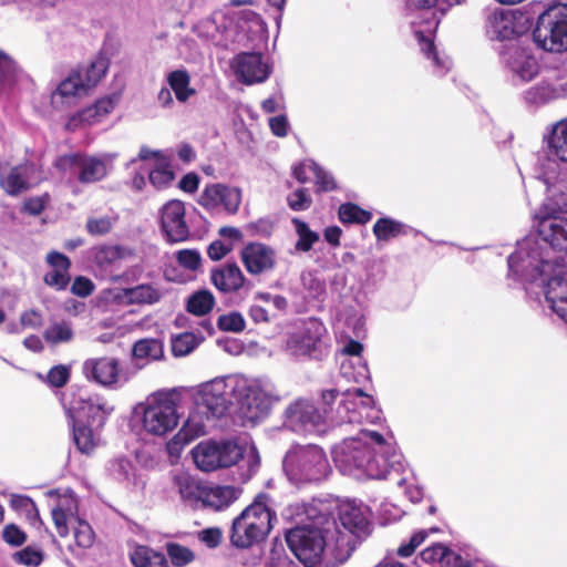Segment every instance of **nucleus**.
<instances>
[{"label":"nucleus","instance_id":"nucleus-1","mask_svg":"<svg viewBox=\"0 0 567 567\" xmlns=\"http://www.w3.org/2000/svg\"><path fill=\"white\" fill-rule=\"evenodd\" d=\"M278 394L267 379L230 374L199 384L195 392V410L192 411L175 439L188 443L206 434V422L223 417L233 403L238 404L245 419L256 423L266 417Z\"/></svg>","mask_w":567,"mask_h":567},{"label":"nucleus","instance_id":"nucleus-19","mask_svg":"<svg viewBox=\"0 0 567 567\" xmlns=\"http://www.w3.org/2000/svg\"><path fill=\"white\" fill-rule=\"evenodd\" d=\"M104 299L120 305H154L161 301L164 290L155 284H141L132 288L105 290Z\"/></svg>","mask_w":567,"mask_h":567},{"label":"nucleus","instance_id":"nucleus-47","mask_svg":"<svg viewBox=\"0 0 567 567\" xmlns=\"http://www.w3.org/2000/svg\"><path fill=\"white\" fill-rule=\"evenodd\" d=\"M165 547L167 556L175 567H184L195 558L194 553L189 548L179 544L167 543Z\"/></svg>","mask_w":567,"mask_h":567},{"label":"nucleus","instance_id":"nucleus-39","mask_svg":"<svg viewBox=\"0 0 567 567\" xmlns=\"http://www.w3.org/2000/svg\"><path fill=\"white\" fill-rule=\"evenodd\" d=\"M291 223L298 236L295 249L302 252L309 251L320 240L319 234L311 230L308 224L299 218H292Z\"/></svg>","mask_w":567,"mask_h":567},{"label":"nucleus","instance_id":"nucleus-51","mask_svg":"<svg viewBox=\"0 0 567 567\" xmlns=\"http://www.w3.org/2000/svg\"><path fill=\"white\" fill-rule=\"evenodd\" d=\"M265 567H299L287 554L282 544L274 545Z\"/></svg>","mask_w":567,"mask_h":567},{"label":"nucleus","instance_id":"nucleus-42","mask_svg":"<svg viewBox=\"0 0 567 567\" xmlns=\"http://www.w3.org/2000/svg\"><path fill=\"white\" fill-rule=\"evenodd\" d=\"M51 105L55 111H68L71 106V75L65 76L51 93Z\"/></svg>","mask_w":567,"mask_h":567},{"label":"nucleus","instance_id":"nucleus-20","mask_svg":"<svg viewBox=\"0 0 567 567\" xmlns=\"http://www.w3.org/2000/svg\"><path fill=\"white\" fill-rule=\"evenodd\" d=\"M185 215V205L181 200H169L162 207L161 226L168 241L181 243L188 238L189 227Z\"/></svg>","mask_w":567,"mask_h":567},{"label":"nucleus","instance_id":"nucleus-24","mask_svg":"<svg viewBox=\"0 0 567 567\" xmlns=\"http://www.w3.org/2000/svg\"><path fill=\"white\" fill-rule=\"evenodd\" d=\"M114 154L102 157H80L73 155V165L79 167V179L83 183H94L104 178L114 161Z\"/></svg>","mask_w":567,"mask_h":567},{"label":"nucleus","instance_id":"nucleus-61","mask_svg":"<svg viewBox=\"0 0 567 567\" xmlns=\"http://www.w3.org/2000/svg\"><path fill=\"white\" fill-rule=\"evenodd\" d=\"M303 287L313 298H320L326 293V285L316 278L311 272L303 274L301 277Z\"/></svg>","mask_w":567,"mask_h":567},{"label":"nucleus","instance_id":"nucleus-40","mask_svg":"<svg viewBox=\"0 0 567 567\" xmlns=\"http://www.w3.org/2000/svg\"><path fill=\"white\" fill-rule=\"evenodd\" d=\"M146 173L148 174L150 183L157 189L167 187L174 179V174L168 167L167 159L158 162L153 167H146Z\"/></svg>","mask_w":567,"mask_h":567},{"label":"nucleus","instance_id":"nucleus-35","mask_svg":"<svg viewBox=\"0 0 567 567\" xmlns=\"http://www.w3.org/2000/svg\"><path fill=\"white\" fill-rule=\"evenodd\" d=\"M132 354L141 365L161 360L164 357V347L158 339H141L133 346Z\"/></svg>","mask_w":567,"mask_h":567},{"label":"nucleus","instance_id":"nucleus-55","mask_svg":"<svg viewBox=\"0 0 567 567\" xmlns=\"http://www.w3.org/2000/svg\"><path fill=\"white\" fill-rule=\"evenodd\" d=\"M13 559L21 565L37 567L42 563L43 556L40 550L32 547H25L22 550L14 553Z\"/></svg>","mask_w":567,"mask_h":567},{"label":"nucleus","instance_id":"nucleus-45","mask_svg":"<svg viewBox=\"0 0 567 567\" xmlns=\"http://www.w3.org/2000/svg\"><path fill=\"white\" fill-rule=\"evenodd\" d=\"M403 225L390 218H380L373 226V234L379 240H390L402 233Z\"/></svg>","mask_w":567,"mask_h":567},{"label":"nucleus","instance_id":"nucleus-15","mask_svg":"<svg viewBox=\"0 0 567 567\" xmlns=\"http://www.w3.org/2000/svg\"><path fill=\"white\" fill-rule=\"evenodd\" d=\"M548 214L538 221V234L554 249L567 252V218L560 216L566 210V204L556 208L546 206Z\"/></svg>","mask_w":567,"mask_h":567},{"label":"nucleus","instance_id":"nucleus-38","mask_svg":"<svg viewBox=\"0 0 567 567\" xmlns=\"http://www.w3.org/2000/svg\"><path fill=\"white\" fill-rule=\"evenodd\" d=\"M215 303L214 295L207 289H202L188 297L186 310L194 316L204 317L214 309Z\"/></svg>","mask_w":567,"mask_h":567},{"label":"nucleus","instance_id":"nucleus-7","mask_svg":"<svg viewBox=\"0 0 567 567\" xmlns=\"http://www.w3.org/2000/svg\"><path fill=\"white\" fill-rule=\"evenodd\" d=\"M267 501V496H259L233 520L229 534L233 546L245 549L266 538L274 517Z\"/></svg>","mask_w":567,"mask_h":567},{"label":"nucleus","instance_id":"nucleus-13","mask_svg":"<svg viewBox=\"0 0 567 567\" xmlns=\"http://www.w3.org/2000/svg\"><path fill=\"white\" fill-rule=\"evenodd\" d=\"M328 424V409L320 411L306 399L293 401L286 409L285 426L299 433H323Z\"/></svg>","mask_w":567,"mask_h":567},{"label":"nucleus","instance_id":"nucleus-50","mask_svg":"<svg viewBox=\"0 0 567 567\" xmlns=\"http://www.w3.org/2000/svg\"><path fill=\"white\" fill-rule=\"evenodd\" d=\"M73 537L78 546L83 548L91 547L95 540V534L91 525L80 518L73 520Z\"/></svg>","mask_w":567,"mask_h":567},{"label":"nucleus","instance_id":"nucleus-5","mask_svg":"<svg viewBox=\"0 0 567 567\" xmlns=\"http://www.w3.org/2000/svg\"><path fill=\"white\" fill-rule=\"evenodd\" d=\"M192 456L196 466L203 472L230 467L244 457L248 460L249 474L255 473L259 466L256 446L233 440L202 441L192 450Z\"/></svg>","mask_w":567,"mask_h":567},{"label":"nucleus","instance_id":"nucleus-56","mask_svg":"<svg viewBox=\"0 0 567 567\" xmlns=\"http://www.w3.org/2000/svg\"><path fill=\"white\" fill-rule=\"evenodd\" d=\"M176 259L182 267L188 270L194 271L200 267V254L195 249H183L177 251Z\"/></svg>","mask_w":567,"mask_h":567},{"label":"nucleus","instance_id":"nucleus-12","mask_svg":"<svg viewBox=\"0 0 567 567\" xmlns=\"http://www.w3.org/2000/svg\"><path fill=\"white\" fill-rule=\"evenodd\" d=\"M373 400L362 390H348L334 413L328 410V423L342 425L346 423L361 424L363 421L374 422L380 419V412L372 408Z\"/></svg>","mask_w":567,"mask_h":567},{"label":"nucleus","instance_id":"nucleus-59","mask_svg":"<svg viewBox=\"0 0 567 567\" xmlns=\"http://www.w3.org/2000/svg\"><path fill=\"white\" fill-rule=\"evenodd\" d=\"M287 200L289 207L296 212L308 209L312 203L311 197L307 194L306 189L303 188H299L291 193L288 196Z\"/></svg>","mask_w":567,"mask_h":567},{"label":"nucleus","instance_id":"nucleus-27","mask_svg":"<svg viewBox=\"0 0 567 567\" xmlns=\"http://www.w3.org/2000/svg\"><path fill=\"white\" fill-rule=\"evenodd\" d=\"M118 94H111L101 97L94 104L83 109L73 115V123L79 122L85 125H93L103 121L117 105Z\"/></svg>","mask_w":567,"mask_h":567},{"label":"nucleus","instance_id":"nucleus-58","mask_svg":"<svg viewBox=\"0 0 567 567\" xmlns=\"http://www.w3.org/2000/svg\"><path fill=\"white\" fill-rule=\"evenodd\" d=\"M44 338L51 343L68 341L71 338V330L64 323H54L45 330Z\"/></svg>","mask_w":567,"mask_h":567},{"label":"nucleus","instance_id":"nucleus-46","mask_svg":"<svg viewBox=\"0 0 567 567\" xmlns=\"http://www.w3.org/2000/svg\"><path fill=\"white\" fill-rule=\"evenodd\" d=\"M371 213L363 210L354 204H343L339 208V218L342 223L351 224H365L371 219Z\"/></svg>","mask_w":567,"mask_h":567},{"label":"nucleus","instance_id":"nucleus-22","mask_svg":"<svg viewBox=\"0 0 567 567\" xmlns=\"http://www.w3.org/2000/svg\"><path fill=\"white\" fill-rule=\"evenodd\" d=\"M241 261L250 275H260L274 269L276 251L261 243H249L240 252Z\"/></svg>","mask_w":567,"mask_h":567},{"label":"nucleus","instance_id":"nucleus-14","mask_svg":"<svg viewBox=\"0 0 567 567\" xmlns=\"http://www.w3.org/2000/svg\"><path fill=\"white\" fill-rule=\"evenodd\" d=\"M243 193L236 186L223 183L207 184L202 190L198 204L210 213H227L235 215L239 210Z\"/></svg>","mask_w":567,"mask_h":567},{"label":"nucleus","instance_id":"nucleus-10","mask_svg":"<svg viewBox=\"0 0 567 567\" xmlns=\"http://www.w3.org/2000/svg\"><path fill=\"white\" fill-rule=\"evenodd\" d=\"M534 41L545 51H567V3H557L539 14Z\"/></svg>","mask_w":567,"mask_h":567},{"label":"nucleus","instance_id":"nucleus-25","mask_svg":"<svg viewBox=\"0 0 567 567\" xmlns=\"http://www.w3.org/2000/svg\"><path fill=\"white\" fill-rule=\"evenodd\" d=\"M210 280L214 287L223 293L238 291L245 284L246 278L236 264L221 265L210 272Z\"/></svg>","mask_w":567,"mask_h":567},{"label":"nucleus","instance_id":"nucleus-43","mask_svg":"<svg viewBox=\"0 0 567 567\" xmlns=\"http://www.w3.org/2000/svg\"><path fill=\"white\" fill-rule=\"evenodd\" d=\"M203 337H197L193 332H184L172 339V352L175 357H185L189 354L202 342Z\"/></svg>","mask_w":567,"mask_h":567},{"label":"nucleus","instance_id":"nucleus-3","mask_svg":"<svg viewBox=\"0 0 567 567\" xmlns=\"http://www.w3.org/2000/svg\"><path fill=\"white\" fill-rule=\"evenodd\" d=\"M332 456L341 473L357 478H385L402 468V455L395 447L378 432L365 429L337 444Z\"/></svg>","mask_w":567,"mask_h":567},{"label":"nucleus","instance_id":"nucleus-60","mask_svg":"<svg viewBox=\"0 0 567 567\" xmlns=\"http://www.w3.org/2000/svg\"><path fill=\"white\" fill-rule=\"evenodd\" d=\"M151 548L138 545L130 553V559L134 567H152Z\"/></svg>","mask_w":567,"mask_h":567},{"label":"nucleus","instance_id":"nucleus-41","mask_svg":"<svg viewBox=\"0 0 567 567\" xmlns=\"http://www.w3.org/2000/svg\"><path fill=\"white\" fill-rule=\"evenodd\" d=\"M111 473L117 481L127 486H137L138 480L132 462L127 458H117L111 465Z\"/></svg>","mask_w":567,"mask_h":567},{"label":"nucleus","instance_id":"nucleus-8","mask_svg":"<svg viewBox=\"0 0 567 567\" xmlns=\"http://www.w3.org/2000/svg\"><path fill=\"white\" fill-rule=\"evenodd\" d=\"M104 400L99 395L80 396L73 406V442L82 454H91L99 439L92 425H102L111 412Z\"/></svg>","mask_w":567,"mask_h":567},{"label":"nucleus","instance_id":"nucleus-36","mask_svg":"<svg viewBox=\"0 0 567 567\" xmlns=\"http://www.w3.org/2000/svg\"><path fill=\"white\" fill-rule=\"evenodd\" d=\"M167 83L181 103L187 102L196 94V90L190 86V76L186 70H175L168 73Z\"/></svg>","mask_w":567,"mask_h":567},{"label":"nucleus","instance_id":"nucleus-34","mask_svg":"<svg viewBox=\"0 0 567 567\" xmlns=\"http://www.w3.org/2000/svg\"><path fill=\"white\" fill-rule=\"evenodd\" d=\"M486 33L493 40L505 41L514 34L513 20L503 11L492 12L486 21Z\"/></svg>","mask_w":567,"mask_h":567},{"label":"nucleus","instance_id":"nucleus-53","mask_svg":"<svg viewBox=\"0 0 567 567\" xmlns=\"http://www.w3.org/2000/svg\"><path fill=\"white\" fill-rule=\"evenodd\" d=\"M220 330L240 332L245 329L244 317L239 312H230L218 318L217 322Z\"/></svg>","mask_w":567,"mask_h":567},{"label":"nucleus","instance_id":"nucleus-52","mask_svg":"<svg viewBox=\"0 0 567 567\" xmlns=\"http://www.w3.org/2000/svg\"><path fill=\"white\" fill-rule=\"evenodd\" d=\"M10 505L13 509L24 513L30 520L39 519V512L34 502L22 495H12Z\"/></svg>","mask_w":567,"mask_h":567},{"label":"nucleus","instance_id":"nucleus-9","mask_svg":"<svg viewBox=\"0 0 567 567\" xmlns=\"http://www.w3.org/2000/svg\"><path fill=\"white\" fill-rule=\"evenodd\" d=\"M178 393L176 390L157 391L151 394L143 408V429L152 435L163 436L178 424Z\"/></svg>","mask_w":567,"mask_h":567},{"label":"nucleus","instance_id":"nucleus-28","mask_svg":"<svg viewBox=\"0 0 567 567\" xmlns=\"http://www.w3.org/2000/svg\"><path fill=\"white\" fill-rule=\"evenodd\" d=\"M439 25V19L435 18V21L431 22L429 28L425 29H414V34L419 41L421 50L426 54L429 59H432L437 74H444L451 65L450 59L447 56H440L435 51L433 45L432 37Z\"/></svg>","mask_w":567,"mask_h":567},{"label":"nucleus","instance_id":"nucleus-21","mask_svg":"<svg viewBox=\"0 0 567 567\" xmlns=\"http://www.w3.org/2000/svg\"><path fill=\"white\" fill-rule=\"evenodd\" d=\"M82 372L87 380L103 386H114L127 380L123 377L118 361L114 358L89 359L83 363Z\"/></svg>","mask_w":567,"mask_h":567},{"label":"nucleus","instance_id":"nucleus-63","mask_svg":"<svg viewBox=\"0 0 567 567\" xmlns=\"http://www.w3.org/2000/svg\"><path fill=\"white\" fill-rule=\"evenodd\" d=\"M425 537H426L425 530H419V532L414 533L411 536L409 543L402 544L398 548V555L401 557L411 556L414 553V550L424 542Z\"/></svg>","mask_w":567,"mask_h":567},{"label":"nucleus","instance_id":"nucleus-17","mask_svg":"<svg viewBox=\"0 0 567 567\" xmlns=\"http://www.w3.org/2000/svg\"><path fill=\"white\" fill-rule=\"evenodd\" d=\"M40 181L41 173L33 163L19 164L8 172L0 163V186L9 195L16 196L39 184Z\"/></svg>","mask_w":567,"mask_h":567},{"label":"nucleus","instance_id":"nucleus-30","mask_svg":"<svg viewBox=\"0 0 567 567\" xmlns=\"http://www.w3.org/2000/svg\"><path fill=\"white\" fill-rule=\"evenodd\" d=\"M421 559L430 564L439 563L441 567H470L467 560L442 544L424 549L421 553Z\"/></svg>","mask_w":567,"mask_h":567},{"label":"nucleus","instance_id":"nucleus-64","mask_svg":"<svg viewBox=\"0 0 567 567\" xmlns=\"http://www.w3.org/2000/svg\"><path fill=\"white\" fill-rule=\"evenodd\" d=\"M539 178H542L546 185H549L557 176L558 164L554 159L547 158L539 163Z\"/></svg>","mask_w":567,"mask_h":567},{"label":"nucleus","instance_id":"nucleus-54","mask_svg":"<svg viewBox=\"0 0 567 567\" xmlns=\"http://www.w3.org/2000/svg\"><path fill=\"white\" fill-rule=\"evenodd\" d=\"M539 99L543 102H549L567 96V82L559 84H545L537 89Z\"/></svg>","mask_w":567,"mask_h":567},{"label":"nucleus","instance_id":"nucleus-29","mask_svg":"<svg viewBox=\"0 0 567 567\" xmlns=\"http://www.w3.org/2000/svg\"><path fill=\"white\" fill-rule=\"evenodd\" d=\"M47 261L51 269L44 275V282L56 290H64L70 281L69 258L63 254L52 251L48 255Z\"/></svg>","mask_w":567,"mask_h":567},{"label":"nucleus","instance_id":"nucleus-18","mask_svg":"<svg viewBox=\"0 0 567 567\" xmlns=\"http://www.w3.org/2000/svg\"><path fill=\"white\" fill-rule=\"evenodd\" d=\"M231 69L237 79L246 85L265 82L271 72L262 55L255 52H243L236 55L231 61Z\"/></svg>","mask_w":567,"mask_h":567},{"label":"nucleus","instance_id":"nucleus-6","mask_svg":"<svg viewBox=\"0 0 567 567\" xmlns=\"http://www.w3.org/2000/svg\"><path fill=\"white\" fill-rule=\"evenodd\" d=\"M282 468L295 485L319 483L331 472L326 452L316 444L291 446L284 457Z\"/></svg>","mask_w":567,"mask_h":567},{"label":"nucleus","instance_id":"nucleus-2","mask_svg":"<svg viewBox=\"0 0 567 567\" xmlns=\"http://www.w3.org/2000/svg\"><path fill=\"white\" fill-rule=\"evenodd\" d=\"M371 534L369 511L363 505L346 503L338 519H326L321 526H297L286 535L287 544L306 567L324 563L329 567L344 564Z\"/></svg>","mask_w":567,"mask_h":567},{"label":"nucleus","instance_id":"nucleus-32","mask_svg":"<svg viewBox=\"0 0 567 567\" xmlns=\"http://www.w3.org/2000/svg\"><path fill=\"white\" fill-rule=\"evenodd\" d=\"M362 344L358 341L350 340L343 348V353L349 354L351 357H355L359 368L355 372H351V369L354 365L353 359H347L341 363V373L342 375L349 380L360 383L362 380L368 378V368L365 363H361L360 353L362 351Z\"/></svg>","mask_w":567,"mask_h":567},{"label":"nucleus","instance_id":"nucleus-62","mask_svg":"<svg viewBox=\"0 0 567 567\" xmlns=\"http://www.w3.org/2000/svg\"><path fill=\"white\" fill-rule=\"evenodd\" d=\"M2 537L6 543L14 547L21 546L27 540L25 533L14 524L4 527Z\"/></svg>","mask_w":567,"mask_h":567},{"label":"nucleus","instance_id":"nucleus-48","mask_svg":"<svg viewBox=\"0 0 567 567\" xmlns=\"http://www.w3.org/2000/svg\"><path fill=\"white\" fill-rule=\"evenodd\" d=\"M115 221L116 217L111 215L91 216L86 221V230L93 236H103L112 230Z\"/></svg>","mask_w":567,"mask_h":567},{"label":"nucleus","instance_id":"nucleus-33","mask_svg":"<svg viewBox=\"0 0 567 567\" xmlns=\"http://www.w3.org/2000/svg\"><path fill=\"white\" fill-rule=\"evenodd\" d=\"M70 373L65 365L59 364L52 367L45 374V384L54 391L55 396L59 399L69 424H71V405L65 402L64 393L60 390L66 384Z\"/></svg>","mask_w":567,"mask_h":567},{"label":"nucleus","instance_id":"nucleus-26","mask_svg":"<svg viewBox=\"0 0 567 567\" xmlns=\"http://www.w3.org/2000/svg\"><path fill=\"white\" fill-rule=\"evenodd\" d=\"M240 495V489L229 485L204 486L200 503L204 507L221 511L230 506Z\"/></svg>","mask_w":567,"mask_h":567},{"label":"nucleus","instance_id":"nucleus-11","mask_svg":"<svg viewBox=\"0 0 567 567\" xmlns=\"http://www.w3.org/2000/svg\"><path fill=\"white\" fill-rule=\"evenodd\" d=\"M286 346L293 357L321 359L329 349L327 329L321 321L311 318L289 334Z\"/></svg>","mask_w":567,"mask_h":567},{"label":"nucleus","instance_id":"nucleus-49","mask_svg":"<svg viewBox=\"0 0 567 567\" xmlns=\"http://www.w3.org/2000/svg\"><path fill=\"white\" fill-rule=\"evenodd\" d=\"M116 245H103L92 249V259L101 268H106L118 260Z\"/></svg>","mask_w":567,"mask_h":567},{"label":"nucleus","instance_id":"nucleus-31","mask_svg":"<svg viewBox=\"0 0 567 567\" xmlns=\"http://www.w3.org/2000/svg\"><path fill=\"white\" fill-rule=\"evenodd\" d=\"M173 486L184 502L190 504L200 503L205 485H202L190 474L182 471L174 473Z\"/></svg>","mask_w":567,"mask_h":567},{"label":"nucleus","instance_id":"nucleus-44","mask_svg":"<svg viewBox=\"0 0 567 567\" xmlns=\"http://www.w3.org/2000/svg\"><path fill=\"white\" fill-rule=\"evenodd\" d=\"M16 62L4 52L0 51V92L9 89L18 79Z\"/></svg>","mask_w":567,"mask_h":567},{"label":"nucleus","instance_id":"nucleus-37","mask_svg":"<svg viewBox=\"0 0 567 567\" xmlns=\"http://www.w3.org/2000/svg\"><path fill=\"white\" fill-rule=\"evenodd\" d=\"M547 144L550 155L567 163V120L554 125Z\"/></svg>","mask_w":567,"mask_h":567},{"label":"nucleus","instance_id":"nucleus-16","mask_svg":"<svg viewBox=\"0 0 567 567\" xmlns=\"http://www.w3.org/2000/svg\"><path fill=\"white\" fill-rule=\"evenodd\" d=\"M109 66V59L101 54L80 64L73 71V96H82L92 92L105 78Z\"/></svg>","mask_w":567,"mask_h":567},{"label":"nucleus","instance_id":"nucleus-23","mask_svg":"<svg viewBox=\"0 0 567 567\" xmlns=\"http://www.w3.org/2000/svg\"><path fill=\"white\" fill-rule=\"evenodd\" d=\"M503 59L513 74L522 82L532 81L538 73L537 60L527 50L516 44L506 48Z\"/></svg>","mask_w":567,"mask_h":567},{"label":"nucleus","instance_id":"nucleus-4","mask_svg":"<svg viewBox=\"0 0 567 567\" xmlns=\"http://www.w3.org/2000/svg\"><path fill=\"white\" fill-rule=\"evenodd\" d=\"M509 272L544 288L550 309L567 322V267L563 258H545L534 239H525L508 257Z\"/></svg>","mask_w":567,"mask_h":567},{"label":"nucleus","instance_id":"nucleus-57","mask_svg":"<svg viewBox=\"0 0 567 567\" xmlns=\"http://www.w3.org/2000/svg\"><path fill=\"white\" fill-rule=\"evenodd\" d=\"M318 164L311 159H307L300 163L299 165L295 166L292 173L298 182L307 183L312 177H315V174H318Z\"/></svg>","mask_w":567,"mask_h":567}]
</instances>
